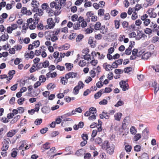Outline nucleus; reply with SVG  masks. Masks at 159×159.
Here are the masks:
<instances>
[{
  "label": "nucleus",
  "mask_w": 159,
  "mask_h": 159,
  "mask_svg": "<svg viewBox=\"0 0 159 159\" xmlns=\"http://www.w3.org/2000/svg\"><path fill=\"white\" fill-rule=\"evenodd\" d=\"M122 115V114L120 112L116 113L114 116L115 119L117 121H120Z\"/></svg>",
  "instance_id": "19"
},
{
  "label": "nucleus",
  "mask_w": 159,
  "mask_h": 159,
  "mask_svg": "<svg viewBox=\"0 0 159 159\" xmlns=\"http://www.w3.org/2000/svg\"><path fill=\"white\" fill-rule=\"evenodd\" d=\"M42 121V119H37L34 121V124L36 125H39Z\"/></svg>",
  "instance_id": "54"
},
{
  "label": "nucleus",
  "mask_w": 159,
  "mask_h": 159,
  "mask_svg": "<svg viewBox=\"0 0 159 159\" xmlns=\"http://www.w3.org/2000/svg\"><path fill=\"white\" fill-rule=\"evenodd\" d=\"M130 132L131 134H135L137 132L136 129H135L134 127L132 126L130 129Z\"/></svg>",
  "instance_id": "49"
},
{
  "label": "nucleus",
  "mask_w": 159,
  "mask_h": 159,
  "mask_svg": "<svg viewBox=\"0 0 159 159\" xmlns=\"http://www.w3.org/2000/svg\"><path fill=\"white\" fill-rule=\"evenodd\" d=\"M149 133V129L147 128H146L143 131V134L146 137H147Z\"/></svg>",
  "instance_id": "50"
},
{
  "label": "nucleus",
  "mask_w": 159,
  "mask_h": 159,
  "mask_svg": "<svg viewBox=\"0 0 159 159\" xmlns=\"http://www.w3.org/2000/svg\"><path fill=\"white\" fill-rule=\"evenodd\" d=\"M151 55V53L148 52L144 53L141 56V59L144 60H147L150 57Z\"/></svg>",
  "instance_id": "16"
},
{
  "label": "nucleus",
  "mask_w": 159,
  "mask_h": 159,
  "mask_svg": "<svg viewBox=\"0 0 159 159\" xmlns=\"http://www.w3.org/2000/svg\"><path fill=\"white\" fill-rule=\"evenodd\" d=\"M124 104V102L123 101L120 100L114 106L116 107H118L119 106L123 105Z\"/></svg>",
  "instance_id": "46"
},
{
  "label": "nucleus",
  "mask_w": 159,
  "mask_h": 159,
  "mask_svg": "<svg viewBox=\"0 0 159 159\" xmlns=\"http://www.w3.org/2000/svg\"><path fill=\"white\" fill-rule=\"evenodd\" d=\"M94 14L92 11H88L86 14V15L87 16V21L88 22H89L90 20V17H92L93 16Z\"/></svg>",
  "instance_id": "18"
},
{
  "label": "nucleus",
  "mask_w": 159,
  "mask_h": 159,
  "mask_svg": "<svg viewBox=\"0 0 159 159\" xmlns=\"http://www.w3.org/2000/svg\"><path fill=\"white\" fill-rule=\"evenodd\" d=\"M107 28H106L105 26L104 25L102 26L99 30H100L101 33L102 34H104L107 32Z\"/></svg>",
  "instance_id": "20"
},
{
  "label": "nucleus",
  "mask_w": 159,
  "mask_h": 159,
  "mask_svg": "<svg viewBox=\"0 0 159 159\" xmlns=\"http://www.w3.org/2000/svg\"><path fill=\"white\" fill-rule=\"evenodd\" d=\"M27 56H29V57L31 59H32L34 56V53L33 51H31L30 53H27V54H25V56L26 58H27Z\"/></svg>",
  "instance_id": "28"
},
{
  "label": "nucleus",
  "mask_w": 159,
  "mask_h": 159,
  "mask_svg": "<svg viewBox=\"0 0 159 159\" xmlns=\"http://www.w3.org/2000/svg\"><path fill=\"white\" fill-rule=\"evenodd\" d=\"M76 86H77L78 88L80 89L84 88V84L81 81H80Z\"/></svg>",
  "instance_id": "32"
},
{
  "label": "nucleus",
  "mask_w": 159,
  "mask_h": 159,
  "mask_svg": "<svg viewBox=\"0 0 159 159\" xmlns=\"http://www.w3.org/2000/svg\"><path fill=\"white\" fill-rule=\"evenodd\" d=\"M89 111L90 112V113L94 114L96 113L97 110L94 107H91L89 108Z\"/></svg>",
  "instance_id": "51"
},
{
  "label": "nucleus",
  "mask_w": 159,
  "mask_h": 159,
  "mask_svg": "<svg viewBox=\"0 0 159 159\" xmlns=\"http://www.w3.org/2000/svg\"><path fill=\"white\" fill-rule=\"evenodd\" d=\"M101 24L99 22H97L95 24L94 29L96 30H99L101 26Z\"/></svg>",
  "instance_id": "24"
},
{
  "label": "nucleus",
  "mask_w": 159,
  "mask_h": 159,
  "mask_svg": "<svg viewBox=\"0 0 159 159\" xmlns=\"http://www.w3.org/2000/svg\"><path fill=\"white\" fill-rule=\"evenodd\" d=\"M147 38V36L144 34L143 33H138L137 35V38H138V40L140 39H142V38L143 39H145V38Z\"/></svg>",
  "instance_id": "23"
},
{
  "label": "nucleus",
  "mask_w": 159,
  "mask_h": 159,
  "mask_svg": "<svg viewBox=\"0 0 159 159\" xmlns=\"http://www.w3.org/2000/svg\"><path fill=\"white\" fill-rule=\"evenodd\" d=\"M28 25L29 24H27L25 27V25H24L22 26V33H25L26 30L28 28V26H29V28L30 30L34 29L36 27L35 25L34 24H31L29 26Z\"/></svg>",
  "instance_id": "6"
},
{
  "label": "nucleus",
  "mask_w": 159,
  "mask_h": 159,
  "mask_svg": "<svg viewBox=\"0 0 159 159\" xmlns=\"http://www.w3.org/2000/svg\"><path fill=\"white\" fill-rule=\"evenodd\" d=\"M66 0H57L58 5L59 7H61V9L63 5L64 6V4L66 3Z\"/></svg>",
  "instance_id": "25"
},
{
  "label": "nucleus",
  "mask_w": 159,
  "mask_h": 159,
  "mask_svg": "<svg viewBox=\"0 0 159 159\" xmlns=\"http://www.w3.org/2000/svg\"><path fill=\"white\" fill-rule=\"evenodd\" d=\"M151 22V20L149 19H147L144 20L143 24L145 26H148Z\"/></svg>",
  "instance_id": "57"
},
{
  "label": "nucleus",
  "mask_w": 159,
  "mask_h": 159,
  "mask_svg": "<svg viewBox=\"0 0 159 159\" xmlns=\"http://www.w3.org/2000/svg\"><path fill=\"white\" fill-rule=\"evenodd\" d=\"M68 81V79L66 78V76L65 75V77H62L61 78V84L64 85H65L66 84Z\"/></svg>",
  "instance_id": "27"
},
{
  "label": "nucleus",
  "mask_w": 159,
  "mask_h": 159,
  "mask_svg": "<svg viewBox=\"0 0 159 159\" xmlns=\"http://www.w3.org/2000/svg\"><path fill=\"white\" fill-rule=\"evenodd\" d=\"M42 8L44 10H46V11L50 9L48 4L47 3H44L42 5Z\"/></svg>",
  "instance_id": "38"
},
{
  "label": "nucleus",
  "mask_w": 159,
  "mask_h": 159,
  "mask_svg": "<svg viewBox=\"0 0 159 159\" xmlns=\"http://www.w3.org/2000/svg\"><path fill=\"white\" fill-rule=\"evenodd\" d=\"M39 80L41 83L44 82L46 80V78L44 75H41L39 77Z\"/></svg>",
  "instance_id": "42"
},
{
  "label": "nucleus",
  "mask_w": 159,
  "mask_h": 159,
  "mask_svg": "<svg viewBox=\"0 0 159 159\" xmlns=\"http://www.w3.org/2000/svg\"><path fill=\"white\" fill-rule=\"evenodd\" d=\"M43 67L44 68L48 67L49 64V63L48 61L46 60L43 62L42 63Z\"/></svg>",
  "instance_id": "56"
},
{
  "label": "nucleus",
  "mask_w": 159,
  "mask_h": 159,
  "mask_svg": "<svg viewBox=\"0 0 159 159\" xmlns=\"http://www.w3.org/2000/svg\"><path fill=\"white\" fill-rule=\"evenodd\" d=\"M110 146V144L108 141H104L102 146V148L103 149L106 150Z\"/></svg>",
  "instance_id": "15"
},
{
  "label": "nucleus",
  "mask_w": 159,
  "mask_h": 159,
  "mask_svg": "<svg viewBox=\"0 0 159 159\" xmlns=\"http://www.w3.org/2000/svg\"><path fill=\"white\" fill-rule=\"evenodd\" d=\"M73 27L74 29L79 30L80 29V23L77 22L73 25Z\"/></svg>",
  "instance_id": "40"
},
{
  "label": "nucleus",
  "mask_w": 159,
  "mask_h": 159,
  "mask_svg": "<svg viewBox=\"0 0 159 159\" xmlns=\"http://www.w3.org/2000/svg\"><path fill=\"white\" fill-rule=\"evenodd\" d=\"M20 143L21 145L18 148L19 150H21L23 148L25 145L26 144V142L25 141H20Z\"/></svg>",
  "instance_id": "44"
},
{
  "label": "nucleus",
  "mask_w": 159,
  "mask_h": 159,
  "mask_svg": "<svg viewBox=\"0 0 159 159\" xmlns=\"http://www.w3.org/2000/svg\"><path fill=\"white\" fill-rule=\"evenodd\" d=\"M66 78L68 79L69 78H73L77 76V73L74 72H69L65 75Z\"/></svg>",
  "instance_id": "8"
},
{
  "label": "nucleus",
  "mask_w": 159,
  "mask_h": 159,
  "mask_svg": "<svg viewBox=\"0 0 159 159\" xmlns=\"http://www.w3.org/2000/svg\"><path fill=\"white\" fill-rule=\"evenodd\" d=\"M21 12L23 14L26 15H30L32 14V12L30 10H28L26 7H24L21 8Z\"/></svg>",
  "instance_id": "7"
},
{
  "label": "nucleus",
  "mask_w": 159,
  "mask_h": 159,
  "mask_svg": "<svg viewBox=\"0 0 159 159\" xmlns=\"http://www.w3.org/2000/svg\"><path fill=\"white\" fill-rule=\"evenodd\" d=\"M9 147L8 145L6 144H4L2 148V150L3 151H6L7 150Z\"/></svg>",
  "instance_id": "63"
},
{
  "label": "nucleus",
  "mask_w": 159,
  "mask_h": 159,
  "mask_svg": "<svg viewBox=\"0 0 159 159\" xmlns=\"http://www.w3.org/2000/svg\"><path fill=\"white\" fill-rule=\"evenodd\" d=\"M50 9L58 10L61 9V7H59L57 0L55 1H53L50 3Z\"/></svg>",
  "instance_id": "3"
},
{
  "label": "nucleus",
  "mask_w": 159,
  "mask_h": 159,
  "mask_svg": "<svg viewBox=\"0 0 159 159\" xmlns=\"http://www.w3.org/2000/svg\"><path fill=\"white\" fill-rule=\"evenodd\" d=\"M47 23L48 25V26H46V28H47V26H48V28L49 29L53 28L55 25V24L52 18H49L47 20Z\"/></svg>",
  "instance_id": "5"
},
{
  "label": "nucleus",
  "mask_w": 159,
  "mask_h": 159,
  "mask_svg": "<svg viewBox=\"0 0 159 159\" xmlns=\"http://www.w3.org/2000/svg\"><path fill=\"white\" fill-rule=\"evenodd\" d=\"M25 101V99L24 98L21 97L18 99L17 102L19 105H22L23 104V102Z\"/></svg>",
  "instance_id": "52"
},
{
  "label": "nucleus",
  "mask_w": 159,
  "mask_h": 159,
  "mask_svg": "<svg viewBox=\"0 0 159 159\" xmlns=\"http://www.w3.org/2000/svg\"><path fill=\"white\" fill-rule=\"evenodd\" d=\"M103 66L105 70L107 71H110L112 70L113 68H114L111 65L107 64V63H104Z\"/></svg>",
  "instance_id": "9"
},
{
  "label": "nucleus",
  "mask_w": 159,
  "mask_h": 159,
  "mask_svg": "<svg viewBox=\"0 0 159 159\" xmlns=\"http://www.w3.org/2000/svg\"><path fill=\"white\" fill-rule=\"evenodd\" d=\"M31 6L32 7V11L33 12H37L39 6V3L37 1H33L31 2Z\"/></svg>",
  "instance_id": "2"
},
{
  "label": "nucleus",
  "mask_w": 159,
  "mask_h": 159,
  "mask_svg": "<svg viewBox=\"0 0 159 159\" xmlns=\"http://www.w3.org/2000/svg\"><path fill=\"white\" fill-rule=\"evenodd\" d=\"M113 73L112 72H110L107 75V78L109 80H112L113 79Z\"/></svg>",
  "instance_id": "64"
},
{
  "label": "nucleus",
  "mask_w": 159,
  "mask_h": 159,
  "mask_svg": "<svg viewBox=\"0 0 159 159\" xmlns=\"http://www.w3.org/2000/svg\"><path fill=\"white\" fill-rule=\"evenodd\" d=\"M85 3L84 4V7L86 8L88 7H90L92 6V3L91 2L85 1Z\"/></svg>",
  "instance_id": "58"
},
{
  "label": "nucleus",
  "mask_w": 159,
  "mask_h": 159,
  "mask_svg": "<svg viewBox=\"0 0 159 159\" xmlns=\"http://www.w3.org/2000/svg\"><path fill=\"white\" fill-rule=\"evenodd\" d=\"M65 66H66V68L67 69L68 71L70 70L73 67V64L70 63H65Z\"/></svg>",
  "instance_id": "29"
},
{
  "label": "nucleus",
  "mask_w": 159,
  "mask_h": 159,
  "mask_svg": "<svg viewBox=\"0 0 159 159\" xmlns=\"http://www.w3.org/2000/svg\"><path fill=\"white\" fill-rule=\"evenodd\" d=\"M88 43L90 44L92 48H94L96 47V40H89Z\"/></svg>",
  "instance_id": "30"
},
{
  "label": "nucleus",
  "mask_w": 159,
  "mask_h": 159,
  "mask_svg": "<svg viewBox=\"0 0 159 159\" xmlns=\"http://www.w3.org/2000/svg\"><path fill=\"white\" fill-rule=\"evenodd\" d=\"M94 53V54L95 56H97V55H98V58L99 59H103L105 57V55H103V54H102L101 55L100 54V53L99 52H97L96 53L95 52H92L91 53V54L93 55V53Z\"/></svg>",
  "instance_id": "22"
},
{
  "label": "nucleus",
  "mask_w": 159,
  "mask_h": 159,
  "mask_svg": "<svg viewBox=\"0 0 159 159\" xmlns=\"http://www.w3.org/2000/svg\"><path fill=\"white\" fill-rule=\"evenodd\" d=\"M120 87L122 88L123 91H125L127 90L129 88V85L125 81H121L119 83Z\"/></svg>",
  "instance_id": "4"
},
{
  "label": "nucleus",
  "mask_w": 159,
  "mask_h": 159,
  "mask_svg": "<svg viewBox=\"0 0 159 159\" xmlns=\"http://www.w3.org/2000/svg\"><path fill=\"white\" fill-rule=\"evenodd\" d=\"M115 27L116 29H119L120 26V22L119 21L117 20H115Z\"/></svg>",
  "instance_id": "60"
},
{
  "label": "nucleus",
  "mask_w": 159,
  "mask_h": 159,
  "mask_svg": "<svg viewBox=\"0 0 159 159\" xmlns=\"http://www.w3.org/2000/svg\"><path fill=\"white\" fill-rule=\"evenodd\" d=\"M46 12L48 14L49 16H52L54 15L53 10L49 9L46 11Z\"/></svg>",
  "instance_id": "34"
},
{
  "label": "nucleus",
  "mask_w": 159,
  "mask_h": 159,
  "mask_svg": "<svg viewBox=\"0 0 159 159\" xmlns=\"http://www.w3.org/2000/svg\"><path fill=\"white\" fill-rule=\"evenodd\" d=\"M50 143L48 142L46 143L45 144L43 145V148L45 150L49 149L50 148Z\"/></svg>",
  "instance_id": "45"
},
{
  "label": "nucleus",
  "mask_w": 159,
  "mask_h": 159,
  "mask_svg": "<svg viewBox=\"0 0 159 159\" xmlns=\"http://www.w3.org/2000/svg\"><path fill=\"white\" fill-rule=\"evenodd\" d=\"M91 157V154L89 153H84V159H89Z\"/></svg>",
  "instance_id": "61"
},
{
  "label": "nucleus",
  "mask_w": 159,
  "mask_h": 159,
  "mask_svg": "<svg viewBox=\"0 0 159 159\" xmlns=\"http://www.w3.org/2000/svg\"><path fill=\"white\" fill-rule=\"evenodd\" d=\"M146 1L148 3L147 4L144 3V4H143L144 6L146 7H147L149 6H151V5H152L153 4L155 0H146Z\"/></svg>",
  "instance_id": "21"
},
{
  "label": "nucleus",
  "mask_w": 159,
  "mask_h": 159,
  "mask_svg": "<svg viewBox=\"0 0 159 159\" xmlns=\"http://www.w3.org/2000/svg\"><path fill=\"white\" fill-rule=\"evenodd\" d=\"M77 34L76 33H73L69 36V38L70 40L74 39L75 38Z\"/></svg>",
  "instance_id": "62"
},
{
  "label": "nucleus",
  "mask_w": 159,
  "mask_h": 159,
  "mask_svg": "<svg viewBox=\"0 0 159 159\" xmlns=\"http://www.w3.org/2000/svg\"><path fill=\"white\" fill-rule=\"evenodd\" d=\"M133 69L131 67H127L125 68L124 69V71L125 73H128L129 72L132 71Z\"/></svg>",
  "instance_id": "48"
},
{
  "label": "nucleus",
  "mask_w": 159,
  "mask_h": 159,
  "mask_svg": "<svg viewBox=\"0 0 159 159\" xmlns=\"http://www.w3.org/2000/svg\"><path fill=\"white\" fill-rule=\"evenodd\" d=\"M60 32L59 29H55L50 33L45 32L44 35L47 40H57V35Z\"/></svg>",
  "instance_id": "1"
},
{
  "label": "nucleus",
  "mask_w": 159,
  "mask_h": 159,
  "mask_svg": "<svg viewBox=\"0 0 159 159\" xmlns=\"http://www.w3.org/2000/svg\"><path fill=\"white\" fill-rule=\"evenodd\" d=\"M80 89L78 88V87L76 86L73 89V93L75 95H77L79 93V91Z\"/></svg>",
  "instance_id": "55"
},
{
  "label": "nucleus",
  "mask_w": 159,
  "mask_h": 159,
  "mask_svg": "<svg viewBox=\"0 0 159 159\" xmlns=\"http://www.w3.org/2000/svg\"><path fill=\"white\" fill-rule=\"evenodd\" d=\"M141 138V135L139 134H137L134 137V139L135 141H137Z\"/></svg>",
  "instance_id": "47"
},
{
  "label": "nucleus",
  "mask_w": 159,
  "mask_h": 159,
  "mask_svg": "<svg viewBox=\"0 0 159 159\" xmlns=\"http://www.w3.org/2000/svg\"><path fill=\"white\" fill-rule=\"evenodd\" d=\"M17 132V131L16 130L12 129L9 131L7 134V136L8 137H12Z\"/></svg>",
  "instance_id": "17"
},
{
  "label": "nucleus",
  "mask_w": 159,
  "mask_h": 159,
  "mask_svg": "<svg viewBox=\"0 0 159 159\" xmlns=\"http://www.w3.org/2000/svg\"><path fill=\"white\" fill-rule=\"evenodd\" d=\"M118 13V11L115 9L112 10L111 13V15L114 17L116 16Z\"/></svg>",
  "instance_id": "53"
},
{
  "label": "nucleus",
  "mask_w": 159,
  "mask_h": 159,
  "mask_svg": "<svg viewBox=\"0 0 159 159\" xmlns=\"http://www.w3.org/2000/svg\"><path fill=\"white\" fill-rule=\"evenodd\" d=\"M109 115L107 112L103 111L102 114H100V117L101 119H103L104 118L106 119H108L109 118Z\"/></svg>",
  "instance_id": "10"
},
{
  "label": "nucleus",
  "mask_w": 159,
  "mask_h": 159,
  "mask_svg": "<svg viewBox=\"0 0 159 159\" xmlns=\"http://www.w3.org/2000/svg\"><path fill=\"white\" fill-rule=\"evenodd\" d=\"M125 148L127 152H129L131 151L132 147L130 145L127 144L125 146Z\"/></svg>",
  "instance_id": "39"
},
{
  "label": "nucleus",
  "mask_w": 159,
  "mask_h": 159,
  "mask_svg": "<svg viewBox=\"0 0 159 159\" xmlns=\"http://www.w3.org/2000/svg\"><path fill=\"white\" fill-rule=\"evenodd\" d=\"M147 13L149 14L150 18H155L157 16V14L153 11V10L150 11V9H149L147 11Z\"/></svg>",
  "instance_id": "13"
},
{
  "label": "nucleus",
  "mask_w": 159,
  "mask_h": 159,
  "mask_svg": "<svg viewBox=\"0 0 159 159\" xmlns=\"http://www.w3.org/2000/svg\"><path fill=\"white\" fill-rule=\"evenodd\" d=\"M37 12H38V13H36L34 16V18H35V16H37V15L39 16H41L43 14V12L41 9H39L38 8Z\"/></svg>",
  "instance_id": "33"
},
{
  "label": "nucleus",
  "mask_w": 159,
  "mask_h": 159,
  "mask_svg": "<svg viewBox=\"0 0 159 159\" xmlns=\"http://www.w3.org/2000/svg\"><path fill=\"white\" fill-rule=\"evenodd\" d=\"M39 44L40 42L39 40H35L33 43V44L34 45V46L35 48L38 47L39 46Z\"/></svg>",
  "instance_id": "59"
},
{
  "label": "nucleus",
  "mask_w": 159,
  "mask_h": 159,
  "mask_svg": "<svg viewBox=\"0 0 159 159\" xmlns=\"http://www.w3.org/2000/svg\"><path fill=\"white\" fill-rule=\"evenodd\" d=\"M8 38V35L7 33H5L0 37V40H7Z\"/></svg>",
  "instance_id": "43"
},
{
  "label": "nucleus",
  "mask_w": 159,
  "mask_h": 159,
  "mask_svg": "<svg viewBox=\"0 0 159 159\" xmlns=\"http://www.w3.org/2000/svg\"><path fill=\"white\" fill-rule=\"evenodd\" d=\"M55 87V85L53 83H50L48 84L47 86V89L48 90H50L52 89H53Z\"/></svg>",
  "instance_id": "35"
},
{
  "label": "nucleus",
  "mask_w": 159,
  "mask_h": 159,
  "mask_svg": "<svg viewBox=\"0 0 159 159\" xmlns=\"http://www.w3.org/2000/svg\"><path fill=\"white\" fill-rule=\"evenodd\" d=\"M114 148L115 146L113 145H112L106 150L108 153L110 155H111L114 152Z\"/></svg>",
  "instance_id": "12"
},
{
  "label": "nucleus",
  "mask_w": 159,
  "mask_h": 159,
  "mask_svg": "<svg viewBox=\"0 0 159 159\" xmlns=\"http://www.w3.org/2000/svg\"><path fill=\"white\" fill-rule=\"evenodd\" d=\"M96 144H100L102 143V139L99 137L96 138L95 139Z\"/></svg>",
  "instance_id": "37"
},
{
  "label": "nucleus",
  "mask_w": 159,
  "mask_h": 159,
  "mask_svg": "<svg viewBox=\"0 0 159 159\" xmlns=\"http://www.w3.org/2000/svg\"><path fill=\"white\" fill-rule=\"evenodd\" d=\"M104 10L103 9H100L98 11V14L99 16H101L104 15Z\"/></svg>",
  "instance_id": "41"
},
{
  "label": "nucleus",
  "mask_w": 159,
  "mask_h": 159,
  "mask_svg": "<svg viewBox=\"0 0 159 159\" xmlns=\"http://www.w3.org/2000/svg\"><path fill=\"white\" fill-rule=\"evenodd\" d=\"M83 150L79 149L76 152L75 154L78 156H82L83 154Z\"/></svg>",
  "instance_id": "36"
},
{
  "label": "nucleus",
  "mask_w": 159,
  "mask_h": 159,
  "mask_svg": "<svg viewBox=\"0 0 159 159\" xmlns=\"http://www.w3.org/2000/svg\"><path fill=\"white\" fill-rule=\"evenodd\" d=\"M98 131L96 130H94L93 131L92 133V134L91 136L92 138H91L90 139V140L91 141H93L94 140V139H93V138L95 137V136L96 135Z\"/></svg>",
  "instance_id": "31"
},
{
  "label": "nucleus",
  "mask_w": 159,
  "mask_h": 159,
  "mask_svg": "<svg viewBox=\"0 0 159 159\" xmlns=\"http://www.w3.org/2000/svg\"><path fill=\"white\" fill-rule=\"evenodd\" d=\"M70 47V45L66 43L63 45H62L59 47L58 48L60 50H67Z\"/></svg>",
  "instance_id": "14"
},
{
  "label": "nucleus",
  "mask_w": 159,
  "mask_h": 159,
  "mask_svg": "<svg viewBox=\"0 0 159 159\" xmlns=\"http://www.w3.org/2000/svg\"><path fill=\"white\" fill-rule=\"evenodd\" d=\"M152 86L154 88V93L156 94L157 92L159 90V85L156 81H154L152 84Z\"/></svg>",
  "instance_id": "11"
},
{
  "label": "nucleus",
  "mask_w": 159,
  "mask_h": 159,
  "mask_svg": "<svg viewBox=\"0 0 159 159\" xmlns=\"http://www.w3.org/2000/svg\"><path fill=\"white\" fill-rule=\"evenodd\" d=\"M122 25L123 28L126 29L130 28V26H129L128 22L126 21H124L122 23Z\"/></svg>",
  "instance_id": "26"
}]
</instances>
